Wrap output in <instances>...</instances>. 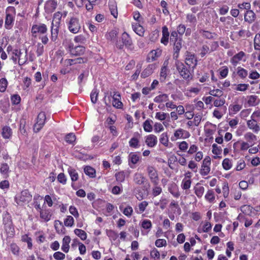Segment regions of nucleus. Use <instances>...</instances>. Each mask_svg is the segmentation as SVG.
Masks as SVG:
<instances>
[{"mask_svg": "<svg viewBox=\"0 0 260 260\" xmlns=\"http://www.w3.org/2000/svg\"><path fill=\"white\" fill-rule=\"evenodd\" d=\"M133 181L137 185H143L142 188L137 187L134 190V192L136 194L137 199L139 201L142 200L146 196H148L150 184L147 182V179L143 174L138 172L134 174Z\"/></svg>", "mask_w": 260, "mask_h": 260, "instance_id": "obj_1", "label": "nucleus"}, {"mask_svg": "<svg viewBox=\"0 0 260 260\" xmlns=\"http://www.w3.org/2000/svg\"><path fill=\"white\" fill-rule=\"evenodd\" d=\"M170 42L173 47V58L177 60L179 57L180 51L182 47V38L177 35L176 30L172 31Z\"/></svg>", "mask_w": 260, "mask_h": 260, "instance_id": "obj_2", "label": "nucleus"}, {"mask_svg": "<svg viewBox=\"0 0 260 260\" xmlns=\"http://www.w3.org/2000/svg\"><path fill=\"white\" fill-rule=\"evenodd\" d=\"M48 30L47 25L44 23H39L38 24H33L31 28V33L34 37H37L38 36L43 35L39 37L44 44H47L49 41V39L46 35Z\"/></svg>", "mask_w": 260, "mask_h": 260, "instance_id": "obj_3", "label": "nucleus"}, {"mask_svg": "<svg viewBox=\"0 0 260 260\" xmlns=\"http://www.w3.org/2000/svg\"><path fill=\"white\" fill-rule=\"evenodd\" d=\"M5 19V28L6 29H11L14 24L16 16V9L13 6H9L6 9Z\"/></svg>", "mask_w": 260, "mask_h": 260, "instance_id": "obj_4", "label": "nucleus"}, {"mask_svg": "<svg viewBox=\"0 0 260 260\" xmlns=\"http://www.w3.org/2000/svg\"><path fill=\"white\" fill-rule=\"evenodd\" d=\"M111 98L113 99L112 104L114 108L120 109L123 108V105L121 101V95L118 91H114L113 94L111 92L110 95L105 96L104 100L106 105L109 106L110 105Z\"/></svg>", "mask_w": 260, "mask_h": 260, "instance_id": "obj_5", "label": "nucleus"}, {"mask_svg": "<svg viewBox=\"0 0 260 260\" xmlns=\"http://www.w3.org/2000/svg\"><path fill=\"white\" fill-rule=\"evenodd\" d=\"M175 60L176 69L180 76L187 81H191L193 78V76L191 73L190 70L183 62L180 61L178 59Z\"/></svg>", "mask_w": 260, "mask_h": 260, "instance_id": "obj_6", "label": "nucleus"}, {"mask_svg": "<svg viewBox=\"0 0 260 260\" xmlns=\"http://www.w3.org/2000/svg\"><path fill=\"white\" fill-rule=\"evenodd\" d=\"M22 53L20 49H14L12 51V55L11 59L14 64L18 63L19 66H22L26 64L28 61L27 50L25 49V54L23 57L22 56Z\"/></svg>", "mask_w": 260, "mask_h": 260, "instance_id": "obj_7", "label": "nucleus"}, {"mask_svg": "<svg viewBox=\"0 0 260 260\" xmlns=\"http://www.w3.org/2000/svg\"><path fill=\"white\" fill-rule=\"evenodd\" d=\"M32 195L27 189L23 190L15 197V202L19 206H23L31 201Z\"/></svg>", "mask_w": 260, "mask_h": 260, "instance_id": "obj_8", "label": "nucleus"}, {"mask_svg": "<svg viewBox=\"0 0 260 260\" xmlns=\"http://www.w3.org/2000/svg\"><path fill=\"white\" fill-rule=\"evenodd\" d=\"M69 31L73 34L78 33L81 27L79 19L75 16L71 17L67 22Z\"/></svg>", "mask_w": 260, "mask_h": 260, "instance_id": "obj_9", "label": "nucleus"}, {"mask_svg": "<svg viewBox=\"0 0 260 260\" xmlns=\"http://www.w3.org/2000/svg\"><path fill=\"white\" fill-rule=\"evenodd\" d=\"M5 230L7 233L8 237L13 238L15 234L14 226L12 220L10 216H8L7 219H3Z\"/></svg>", "mask_w": 260, "mask_h": 260, "instance_id": "obj_10", "label": "nucleus"}, {"mask_svg": "<svg viewBox=\"0 0 260 260\" xmlns=\"http://www.w3.org/2000/svg\"><path fill=\"white\" fill-rule=\"evenodd\" d=\"M185 62L189 68H192L193 70L198 64L196 55L194 53L187 51L185 53Z\"/></svg>", "mask_w": 260, "mask_h": 260, "instance_id": "obj_11", "label": "nucleus"}, {"mask_svg": "<svg viewBox=\"0 0 260 260\" xmlns=\"http://www.w3.org/2000/svg\"><path fill=\"white\" fill-rule=\"evenodd\" d=\"M46 121V114L44 112H41L37 116L36 122L33 127L34 133H38L44 126Z\"/></svg>", "mask_w": 260, "mask_h": 260, "instance_id": "obj_12", "label": "nucleus"}, {"mask_svg": "<svg viewBox=\"0 0 260 260\" xmlns=\"http://www.w3.org/2000/svg\"><path fill=\"white\" fill-rule=\"evenodd\" d=\"M211 160L209 156H206L204 158L200 171V173L202 176H206L210 173Z\"/></svg>", "mask_w": 260, "mask_h": 260, "instance_id": "obj_13", "label": "nucleus"}, {"mask_svg": "<svg viewBox=\"0 0 260 260\" xmlns=\"http://www.w3.org/2000/svg\"><path fill=\"white\" fill-rule=\"evenodd\" d=\"M121 40L122 42V44L118 42L116 44V47L120 49H122L124 46L126 47H129L132 46L133 44L132 40L129 35L126 32L122 33L121 35Z\"/></svg>", "mask_w": 260, "mask_h": 260, "instance_id": "obj_14", "label": "nucleus"}, {"mask_svg": "<svg viewBox=\"0 0 260 260\" xmlns=\"http://www.w3.org/2000/svg\"><path fill=\"white\" fill-rule=\"evenodd\" d=\"M39 212L40 213V217L42 221L45 222L50 221L53 215L51 210L47 208V207L44 205H43V209Z\"/></svg>", "mask_w": 260, "mask_h": 260, "instance_id": "obj_15", "label": "nucleus"}, {"mask_svg": "<svg viewBox=\"0 0 260 260\" xmlns=\"http://www.w3.org/2000/svg\"><path fill=\"white\" fill-rule=\"evenodd\" d=\"M68 50L72 55L79 56L84 54L85 48L82 46H74L73 44L70 43L68 46Z\"/></svg>", "mask_w": 260, "mask_h": 260, "instance_id": "obj_16", "label": "nucleus"}, {"mask_svg": "<svg viewBox=\"0 0 260 260\" xmlns=\"http://www.w3.org/2000/svg\"><path fill=\"white\" fill-rule=\"evenodd\" d=\"M147 171L149 179L152 184H157V182H159V177L157 171L154 167L152 166H148Z\"/></svg>", "mask_w": 260, "mask_h": 260, "instance_id": "obj_17", "label": "nucleus"}, {"mask_svg": "<svg viewBox=\"0 0 260 260\" xmlns=\"http://www.w3.org/2000/svg\"><path fill=\"white\" fill-rule=\"evenodd\" d=\"M189 133L182 128H179L176 129L174 133V137H172L171 139L172 141L179 139H187L190 137Z\"/></svg>", "mask_w": 260, "mask_h": 260, "instance_id": "obj_18", "label": "nucleus"}, {"mask_svg": "<svg viewBox=\"0 0 260 260\" xmlns=\"http://www.w3.org/2000/svg\"><path fill=\"white\" fill-rule=\"evenodd\" d=\"M141 136L138 132L134 134L133 136L130 139L128 142L129 146L134 149H137L140 147V140Z\"/></svg>", "mask_w": 260, "mask_h": 260, "instance_id": "obj_19", "label": "nucleus"}, {"mask_svg": "<svg viewBox=\"0 0 260 260\" xmlns=\"http://www.w3.org/2000/svg\"><path fill=\"white\" fill-rule=\"evenodd\" d=\"M162 51L161 49H157L151 51L146 58L147 62H151L156 60L157 58L161 55Z\"/></svg>", "mask_w": 260, "mask_h": 260, "instance_id": "obj_20", "label": "nucleus"}, {"mask_svg": "<svg viewBox=\"0 0 260 260\" xmlns=\"http://www.w3.org/2000/svg\"><path fill=\"white\" fill-rule=\"evenodd\" d=\"M145 142L148 147L153 148L155 147L157 143V137L154 135H148L145 137Z\"/></svg>", "mask_w": 260, "mask_h": 260, "instance_id": "obj_21", "label": "nucleus"}, {"mask_svg": "<svg viewBox=\"0 0 260 260\" xmlns=\"http://www.w3.org/2000/svg\"><path fill=\"white\" fill-rule=\"evenodd\" d=\"M140 159V155L137 152H132L129 153L128 156V162L131 168H134V167L131 164L135 165L137 164Z\"/></svg>", "mask_w": 260, "mask_h": 260, "instance_id": "obj_22", "label": "nucleus"}, {"mask_svg": "<svg viewBox=\"0 0 260 260\" xmlns=\"http://www.w3.org/2000/svg\"><path fill=\"white\" fill-rule=\"evenodd\" d=\"M246 56V54L243 51L239 52L234 55L230 59V62L234 66H236L243 57Z\"/></svg>", "mask_w": 260, "mask_h": 260, "instance_id": "obj_23", "label": "nucleus"}, {"mask_svg": "<svg viewBox=\"0 0 260 260\" xmlns=\"http://www.w3.org/2000/svg\"><path fill=\"white\" fill-rule=\"evenodd\" d=\"M247 125L250 129L255 134H257L260 131V126L254 118H251L250 120H248Z\"/></svg>", "mask_w": 260, "mask_h": 260, "instance_id": "obj_24", "label": "nucleus"}, {"mask_svg": "<svg viewBox=\"0 0 260 260\" xmlns=\"http://www.w3.org/2000/svg\"><path fill=\"white\" fill-rule=\"evenodd\" d=\"M170 33L168 28L166 25L162 27V37L160 39V43L165 46H167L169 42Z\"/></svg>", "mask_w": 260, "mask_h": 260, "instance_id": "obj_25", "label": "nucleus"}, {"mask_svg": "<svg viewBox=\"0 0 260 260\" xmlns=\"http://www.w3.org/2000/svg\"><path fill=\"white\" fill-rule=\"evenodd\" d=\"M155 69V64H148L141 73V77L142 78H146L150 76L153 73Z\"/></svg>", "mask_w": 260, "mask_h": 260, "instance_id": "obj_26", "label": "nucleus"}, {"mask_svg": "<svg viewBox=\"0 0 260 260\" xmlns=\"http://www.w3.org/2000/svg\"><path fill=\"white\" fill-rule=\"evenodd\" d=\"M168 65V61L167 60H165L160 69L159 78L160 82H164L166 79L169 72Z\"/></svg>", "mask_w": 260, "mask_h": 260, "instance_id": "obj_27", "label": "nucleus"}, {"mask_svg": "<svg viewBox=\"0 0 260 260\" xmlns=\"http://www.w3.org/2000/svg\"><path fill=\"white\" fill-rule=\"evenodd\" d=\"M68 172L71 177V179L72 181L71 184V186L74 189H76L74 188V182L77 181L79 179V175L77 171L74 168L70 167L68 169Z\"/></svg>", "mask_w": 260, "mask_h": 260, "instance_id": "obj_28", "label": "nucleus"}, {"mask_svg": "<svg viewBox=\"0 0 260 260\" xmlns=\"http://www.w3.org/2000/svg\"><path fill=\"white\" fill-rule=\"evenodd\" d=\"M109 7L111 15H112L114 18H116L118 16V11L117 4L115 0H109Z\"/></svg>", "mask_w": 260, "mask_h": 260, "instance_id": "obj_29", "label": "nucleus"}, {"mask_svg": "<svg viewBox=\"0 0 260 260\" xmlns=\"http://www.w3.org/2000/svg\"><path fill=\"white\" fill-rule=\"evenodd\" d=\"M256 15L252 10H247L244 14V20L246 22L251 23L254 21Z\"/></svg>", "mask_w": 260, "mask_h": 260, "instance_id": "obj_30", "label": "nucleus"}, {"mask_svg": "<svg viewBox=\"0 0 260 260\" xmlns=\"http://www.w3.org/2000/svg\"><path fill=\"white\" fill-rule=\"evenodd\" d=\"M170 193L175 198H178L180 196V192L178 186L175 184H172L168 188Z\"/></svg>", "mask_w": 260, "mask_h": 260, "instance_id": "obj_31", "label": "nucleus"}, {"mask_svg": "<svg viewBox=\"0 0 260 260\" xmlns=\"http://www.w3.org/2000/svg\"><path fill=\"white\" fill-rule=\"evenodd\" d=\"M54 228L56 233L58 234L63 235L66 234V230L60 221L58 220H55Z\"/></svg>", "mask_w": 260, "mask_h": 260, "instance_id": "obj_32", "label": "nucleus"}, {"mask_svg": "<svg viewBox=\"0 0 260 260\" xmlns=\"http://www.w3.org/2000/svg\"><path fill=\"white\" fill-rule=\"evenodd\" d=\"M194 193L197 196V197L201 199L205 192V188L204 186L201 185L199 183H197L195 186L193 187Z\"/></svg>", "mask_w": 260, "mask_h": 260, "instance_id": "obj_33", "label": "nucleus"}, {"mask_svg": "<svg viewBox=\"0 0 260 260\" xmlns=\"http://www.w3.org/2000/svg\"><path fill=\"white\" fill-rule=\"evenodd\" d=\"M59 26H56L53 24H51V39L53 42H55L58 38Z\"/></svg>", "mask_w": 260, "mask_h": 260, "instance_id": "obj_34", "label": "nucleus"}, {"mask_svg": "<svg viewBox=\"0 0 260 260\" xmlns=\"http://www.w3.org/2000/svg\"><path fill=\"white\" fill-rule=\"evenodd\" d=\"M57 2L56 0H48L45 4L46 9L49 12H53L56 8Z\"/></svg>", "mask_w": 260, "mask_h": 260, "instance_id": "obj_35", "label": "nucleus"}, {"mask_svg": "<svg viewBox=\"0 0 260 260\" xmlns=\"http://www.w3.org/2000/svg\"><path fill=\"white\" fill-rule=\"evenodd\" d=\"M12 130L9 126H4L2 128V136L5 139H10L12 135Z\"/></svg>", "mask_w": 260, "mask_h": 260, "instance_id": "obj_36", "label": "nucleus"}, {"mask_svg": "<svg viewBox=\"0 0 260 260\" xmlns=\"http://www.w3.org/2000/svg\"><path fill=\"white\" fill-rule=\"evenodd\" d=\"M71 242V238L69 236H66L62 239V244L61 246V250L67 253L70 249L69 244Z\"/></svg>", "mask_w": 260, "mask_h": 260, "instance_id": "obj_37", "label": "nucleus"}, {"mask_svg": "<svg viewBox=\"0 0 260 260\" xmlns=\"http://www.w3.org/2000/svg\"><path fill=\"white\" fill-rule=\"evenodd\" d=\"M242 108V105L240 104L230 105L229 107V114L233 115L237 114Z\"/></svg>", "mask_w": 260, "mask_h": 260, "instance_id": "obj_38", "label": "nucleus"}, {"mask_svg": "<svg viewBox=\"0 0 260 260\" xmlns=\"http://www.w3.org/2000/svg\"><path fill=\"white\" fill-rule=\"evenodd\" d=\"M212 225L209 221H206L204 222L202 228H199L198 232L201 233H208L212 229Z\"/></svg>", "mask_w": 260, "mask_h": 260, "instance_id": "obj_39", "label": "nucleus"}, {"mask_svg": "<svg viewBox=\"0 0 260 260\" xmlns=\"http://www.w3.org/2000/svg\"><path fill=\"white\" fill-rule=\"evenodd\" d=\"M134 31L139 36L143 37L144 34V29L140 23L132 24Z\"/></svg>", "mask_w": 260, "mask_h": 260, "instance_id": "obj_40", "label": "nucleus"}, {"mask_svg": "<svg viewBox=\"0 0 260 260\" xmlns=\"http://www.w3.org/2000/svg\"><path fill=\"white\" fill-rule=\"evenodd\" d=\"M153 122L151 119H147L146 120L143 124L144 131L148 133L151 132L153 130Z\"/></svg>", "mask_w": 260, "mask_h": 260, "instance_id": "obj_41", "label": "nucleus"}, {"mask_svg": "<svg viewBox=\"0 0 260 260\" xmlns=\"http://www.w3.org/2000/svg\"><path fill=\"white\" fill-rule=\"evenodd\" d=\"M215 199V197L213 189H208L205 195V199L209 203H212L214 202Z\"/></svg>", "mask_w": 260, "mask_h": 260, "instance_id": "obj_42", "label": "nucleus"}, {"mask_svg": "<svg viewBox=\"0 0 260 260\" xmlns=\"http://www.w3.org/2000/svg\"><path fill=\"white\" fill-rule=\"evenodd\" d=\"M158 184L159 182H157V184H153V187L152 188L151 193L153 197L159 196L162 191L161 187Z\"/></svg>", "mask_w": 260, "mask_h": 260, "instance_id": "obj_43", "label": "nucleus"}, {"mask_svg": "<svg viewBox=\"0 0 260 260\" xmlns=\"http://www.w3.org/2000/svg\"><path fill=\"white\" fill-rule=\"evenodd\" d=\"M62 16V13L58 11L53 14V20L51 24L56 26H60L61 19Z\"/></svg>", "mask_w": 260, "mask_h": 260, "instance_id": "obj_44", "label": "nucleus"}, {"mask_svg": "<svg viewBox=\"0 0 260 260\" xmlns=\"http://www.w3.org/2000/svg\"><path fill=\"white\" fill-rule=\"evenodd\" d=\"M84 172L86 175L90 178H93L96 176L95 170L90 166H85L84 168Z\"/></svg>", "mask_w": 260, "mask_h": 260, "instance_id": "obj_45", "label": "nucleus"}, {"mask_svg": "<svg viewBox=\"0 0 260 260\" xmlns=\"http://www.w3.org/2000/svg\"><path fill=\"white\" fill-rule=\"evenodd\" d=\"M237 74L240 79L244 80L248 76V71L241 67H238L237 68Z\"/></svg>", "mask_w": 260, "mask_h": 260, "instance_id": "obj_46", "label": "nucleus"}, {"mask_svg": "<svg viewBox=\"0 0 260 260\" xmlns=\"http://www.w3.org/2000/svg\"><path fill=\"white\" fill-rule=\"evenodd\" d=\"M148 205V202L146 201H142V202L139 203L138 208H135L136 212L138 214H141L143 213L146 210V208H147Z\"/></svg>", "mask_w": 260, "mask_h": 260, "instance_id": "obj_47", "label": "nucleus"}, {"mask_svg": "<svg viewBox=\"0 0 260 260\" xmlns=\"http://www.w3.org/2000/svg\"><path fill=\"white\" fill-rule=\"evenodd\" d=\"M244 138L247 141V142L250 144L251 146L253 145L252 142L256 140V136L251 132L246 133L244 135Z\"/></svg>", "mask_w": 260, "mask_h": 260, "instance_id": "obj_48", "label": "nucleus"}, {"mask_svg": "<svg viewBox=\"0 0 260 260\" xmlns=\"http://www.w3.org/2000/svg\"><path fill=\"white\" fill-rule=\"evenodd\" d=\"M238 144H240V150L241 151L247 150L249 149V148L250 147V146H251L250 144H249L247 142L242 141L241 142H240L238 141V142H236L234 143V144H233L234 148H235Z\"/></svg>", "mask_w": 260, "mask_h": 260, "instance_id": "obj_49", "label": "nucleus"}, {"mask_svg": "<svg viewBox=\"0 0 260 260\" xmlns=\"http://www.w3.org/2000/svg\"><path fill=\"white\" fill-rule=\"evenodd\" d=\"M76 139V137L75 135L72 133L68 134L65 137V141L66 143L73 145H75Z\"/></svg>", "mask_w": 260, "mask_h": 260, "instance_id": "obj_50", "label": "nucleus"}, {"mask_svg": "<svg viewBox=\"0 0 260 260\" xmlns=\"http://www.w3.org/2000/svg\"><path fill=\"white\" fill-rule=\"evenodd\" d=\"M26 121L25 119H21L20 121L19 130L21 134L25 136L27 135L26 129Z\"/></svg>", "mask_w": 260, "mask_h": 260, "instance_id": "obj_51", "label": "nucleus"}, {"mask_svg": "<svg viewBox=\"0 0 260 260\" xmlns=\"http://www.w3.org/2000/svg\"><path fill=\"white\" fill-rule=\"evenodd\" d=\"M169 97L167 94L164 93L157 95L154 99V102L157 103H160L168 101Z\"/></svg>", "mask_w": 260, "mask_h": 260, "instance_id": "obj_52", "label": "nucleus"}, {"mask_svg": "<svg viewBox=\"0 0 260 260\" xmlns=\"http://www.w3.org/2000/svg\"><path fill=\"white\" fill-rule=\"evenodd\" d=\"M126 172L124 171H119L115 175L116 180L119 183L123 182L125 178Z\"/></svg>", "mask_w": 260, "mask_h": 260, "instance_id": "obj_53", "label": "nucleus"}, {"mask_svg": "<svg viewBox=\"0 0 260 260\" xmlns=\"http://www.w3.org/2000/svg\"><path fill=\"white\" fill-rule=\"evenodd\" d=\"M258 97L255 95H251L247 96V103L249 106H255L257 104Z\"/></svg>", "mask_w": 260, "mask_h": 260, "instance_id": "obj_54", "label": "nucleus"}, {"mask_svg": "<svg viewBox=\"0 0 260 260\" xmlns=\"http://www.w3.org/2000/svg\"><path fill=\"white\" fill-rule=\"evenodd\" d=\"M210 74L206 72L203 75L197 74V78L201 83H205L209 81Z\"/></svg>", "mask_w": 260, "mask_h": 260, "instance_id": "obj_55", "label": "nucleus"}, {"mask_svg": "<svg viewBox=\"0 0 260 260\" xmlns=\"http://www.w3.org/2000/svg\"><path fill=\"white\" fill-rule=\"evenodd\" d=\"M199 32L202 34L203 37L207 39H212L214 38V36H216L215 33L203 29H200Z\"/></svg>", "mask_w": 260, "mask_h": 260, "instance_id": "obj_56", "label": "nucleus"}, {"mask_svg": "<svg viewBox=\"0 0 260 260\" xmlns=\"http://www.w3.org/2000/svg\"><path fill=\"white\" fill-rule=\"evenodd\" d=\"M191 184V180L190 179H187L185 177L182 181L181 186L184 190H187L190 188Z\"/></svg>", "mask_w": 260, "mask_h": 260, "instance_id": "obj_57", "label": "nucleus"}, {"mask_svg": "<svg viewBox=\"0 0 260 260\" xmlns=\"http://www.w3.org/2000/svg\"><path fill=\"white\" fill-rule=\"evenodd\" d=\"M74 233L76 235L79 237L82 240H85L87 238L86 233L81 229H76L74 230Z\"/></svg>", "mask_w": 260, "mask_h": 260, "instance_id": "obj_58", "label": "nucleus"}, {"mask_svg": "<svg viewBox=\"0 0 260 260\" xmlns=\"http://www.w3.org/2000/svg\"><path fill=\"white\" fill-rule=\"evenodd\" d=\"M150 257L154 260H159L160 254L159 251L156 248H152L150 252Z\"/></svg>", "mask_w": 260, "mask_h": 260, "instance_id": "obj_59", "label": "nucleus"}, {"mask_svg": "<svg viewBox=\"0 0 260 260\" xmlns=\"http://www.w3.org/2000/svg\"><path fill=\"white\" fill-rule=\"evenodd\" d=\"M222 189L223 197L225 199L228 198L230 193V189L228 183L226 181L222 183Z\"/></svg>", "mask_w": 260, "mask_h": 260, "instance_id": "obj_60", "label": "nucleus"}, {"mask_svg": "<svg viewBox=\"0 0 260 260\" xmlns=\"http://www.w3.org/2000/svg\"><path fill=\"white\" fill-rule=\"evenodd\" d=\"M253 42L254 50L260 51V34L255 35Z\"/></svg>", "mask_w": 260, "mask_h": 260, "instance_id": "obj_61", "label": "nucleus"}, {"mask_svg": "<svg viewBox=\"0 0 260 260\" xmlns=\"http://www.w3.org/2000/svg\"><path fill=\"white\" fill-rule=\"evenodd\" d=\"M209 94L212 97L220 98L222 96L223 92L221 90L217 88L210 90L209 92Z\"/></svg>", "mask_w": 260, "mask_h": 260, "instance_id": "obj_62", "label": "nucleus"}, {"mask_svg": "<svg viewBox=\"0 0 260 260\" xmlns=\"http://www.w3.org/2000/svg\"><path fill=\"white\" fill-rule=\"evenodd\" d=\"M222 166L225 170H229L232 167V163L229 158H226L223 160Z\"/></svg>", "mask_w": 260, "mask_h": 260, "instance_id": "obj_63", "label": "nucleus"}, {"mask_svg": "<svg viewBox=\"0 0 260 260\" xmlns=\"http://www.w3.org/2000/svg\"><path fill=\"white\" fill-rule=\"evenodd\" d=\"M159 142L165 146H168L169 139L167 133H164L161 134L159 138Z\"/></svg>", "mask_w": 260, "mask_h": 260, "instance_id": "obj_64", "label": "nucleus"}]
</instances>
